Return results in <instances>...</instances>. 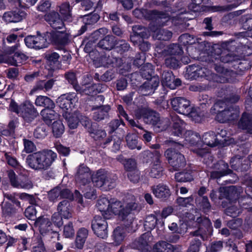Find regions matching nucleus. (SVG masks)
<instances>
[{
    "label": "nucleus",
    "instance_id": "de8ad7c7",
    "mask_svg": "<svg viewBox=\"0 0 252 252\" xmlns=\"http://www.w3.org/2000/svg\"><path fill=\"white\" fill-rule=\"evenodd\" d=\"M196 222L200 223V227L199 229L194 232V235L196 236L200 235V237L204 240L205 238L204 234L203 233L202 231V228L201 227V225H205L206 227L208 228L211 226V223L209 219L207 218H205L203 221L202 222V218H197L196 219Z\"/></svg>",
    "mask_w": 252,
    "mask_h": 252
},
{
    "label": "nucleus",
    "instance_id": "9d476101",
    "mask_svg": "<svg viewBox=\"0 0 252 252\" xmlns=\"http://www.w3.org/2000/svg\"><path fill=\"white\" fill-rule=\"evenodd\" d=\"M9 109L10 111L22 116L27 121H31L37 114L33 105L29 101H26L19 106L15 101L12 100L9 104Z\"/></svg>",
    "mask_w": 252,
    "mask_h": 252
},
{
    "label": "nucleus",
    "instance_id": "052dcab7",
    "mask_svg": "<svg viewBox=\"0 0 252 252\" xmlns=\"http://www.w3.org/2000/svg\"><path fill=\"white\" fill-rule=\"evenodd\" d=\"M179 41L184 45L191 44L194 42L193 36L187 33L181 35L179 37Z\"/></svg>",
    "mask_w": 252,
    "mask_h": 252
},
{
    "label": "nucleus",
    "instance_id": "a211bd4d",
    "mask_svg": "<svg viewBox=\"0 0 252 252\" xmlns=\"http://www.w3.org/2000/svg\"><path fill=\"white\" fill-rule=\"evenodd\" d=\"M133 14L138 18H140L142 16H144L147 19L156 18L157 22L162 25L165 24L170 19L169 17L167 16L165 14L158 13L156 11L148 12L145 10H141L136 9L133 11Z\"/></svg>",
    "mask_w": 252,
    "mask_h": 252
},
{
    "label": "nucleus",
    "instance_id": "2eb2a0df",
    "mask_svg": "<svg viewBox=\"0 0 252 252\" xmlns=\"http://www.w3.org/2000/svg\"><path fill=\"white\" fill-rule=\"evenodd\" d=\"M144 155L150 158L152 160L149 171L150 176L153 178L159 177L162 171V168L159 162L160 153L158 151H155L153 153L147 151L145 152Z\"/></svg>",
    "mask_w": 252,
    "mask_h": 252
},
{
    "label": "nucleus",
    "instance_id": "09e8293b",
    "mask_svg": "<svg viewBox=\"0 0 252 252\" xmlns=\"http://www.w3.org/2000/svg\"><path fill=\"white\" fill-rule=\"evenodd\" d=\"M60 12L64 20L68 21L71 20L70 8L68 3H63L60 7Z\"/></svg>",
    "mask_w": 252,
    "mask_h": 252
},
{
    "label": "nucleus",
    "instance_id": "6e6d98bb",
    "mask_svg": "<svg viewBox=\"0 0 252 252\" xmlns=\"http://www.w3.org/2000/svg\"><path fill=\"white\" fill-rule=\"evenodd\" d=\"M107 176L105 182L108 184H104L103 187L105 189H111L115 186L117 177L115 174L109 172L107 173Z\"/></svg>",
    "mask_w": 252,
    "mask_h": 252
},
{
    "label": "nucleus",
    "instance_id": "f03ea898",
    "mask_svg": "<svg viewBox=\"0 0 252 252\" xmlns=\"http://www.w3.org/2000/svg\"><path fill=\"white\" fill-rule=\"evenodd\" d=\"M69 37V33L56 30L47 32L44 37L39 34L27 36L25 38V42L29 48L39 49L47 47L50 43L64 45L67 43Z\"/></svg>",
    "mask_w": 252,
    "mask_h": 252
},
{
    "label": "nucleus",
    "instance_id": "a878e982",
    "mask_svg": "<svg viewBox=\"0 0 252 252\" xmlns=\"http://www.w3.org/2000/svg\"><path fill=\"white\" fill-rule=\"evenodd\" d=\"M107 173V171L100 169L93 174L92 176V180L94 185L96 187L101 188L104 186V184H108L107 182H105L108 177Z\"/></svg>",
    "mask_w": 252,
    "mask_h": 252
},
{
    "label": "nucleus",
    "instance_id": "cd10ccee",
    "mask_svg": "<svg viewBox=\"0 0 252 252\" xmlns=\"http://www.w3.org/2000/svg\"><path fill=\"white\" fill-rule=\"evenodd\" d=\"M228 167L227 163H224L223 161H220L215 165V168L217 170L211 172V178H219L229 174V170L228 169Z\"/></svg>",
    "mask_w": 252,
    "mask_h": 252
},
{
    "label": "nucleus",
    "instance_id": "393cba45",
    "mask_svg": "<svg viewBox=\"0 0 252 252\" xmlns=\"http://www.w3.org/2000/svg\"><path fill=\"white\" fill-rule=\"evenodd\" d=\"M46 21L55 30L62 29L64 26V24L62 19L59 17V15L55 12H52L45 15Z\"/></svg>",
    "mask_w": 252,
    "mask_h": 252
},
{
    "label": "nucleus",
    "instance_id": "6e6552de",
    "mask_svg": "<svg viewBox=\"0 0 252 252\" xmlns=\"http://www.w3.org/2000/svg\"><path fill=\"white\" fill-rule=\"evenodd\" d=\"M173 109L178 113L189 115L191 117L195 122H200L202 118L199 115L196 116V113L193 111L190 105L189 100L183 97H178L174 98L171 100Z\"/></svg>",
    "mask_w": 252,
    "mask_h": 252
},
{
    "label": "nucleus",
    "instance_id": "473e14b6",
    "mask_svg": "<svg viewBox=\"0 0 252 252\" xmlns=\"http://www.w3.org/2000/svg\"><path fill=\"white\" fill-rule=\"evenodd\" d=\"M152 190L153 194L157 198H166L170 195V191L168 187L162 184L154 186Z\"/></svg>",
    "mask_w": 252,
    "mask_h": 252
},
{
    "label": "nucleus",
    "instance_id": "ea45409f",
    "mask_svg": "<svg viewBox=\"0 0 252 252\" xmlns=\"http://www.w3.org/2000/svg\"><path fill=\"white\" fill-rule=\"evenodd\" d=\"M153 252H173L172 246L165 241H159L153 246Z\"/></svg>",
    "mask_w": 252,
    "mask_h": 252
},
{
    "label": "nucleus",
    "instance_id": "a19ab883",
    "mask_svg": "<svg viewBox=\"0 0 252 252\" xmlns=\"http://www.w3.org/2000/svg\"><path fill=\"white\" fill-rule=\"evenodd\" d=\"M35 104L36 106L45 107V108L48 107L55 108V107L54 103L50 98L42 95L37 97L35 101Z\"/></svg>",
    "mask_w": 252,
    "mask_h": 252
},
{
    "label": "nucleus",
    "instance_id": "a18cd8bd",
    "mask_svg": "<svg viewBox=\"0 0 252 252\" xmlns=\"http://www.w3.org/2000/svg\"><path fill=\"white\" fill-rule=\"evenodd\" d=\"M110 108L108 105L99 107L94 113L93 117L95 120L99 121L103 119L108 115V112Z\"/></svg>",
    "mask_w": 252,
    "mask_h": 252
},
{
    "label": "nucleus",
    "instance_id": "72a5a7b5",
    "mask_svg": "<svg viewBox=\"0 0 252 252\" xmlns=\"http://www.w3.org/2000/svg\"><path fill=\"white\" fill-rule=\"evenodd\" d=\"M80 114L77 112L71 114L70 112H64L63 116L65 119L68 126L71 129L76 128L79 122Z\"/></svg>",
    "mask_w": 252,
    "mask_h": 252
},
{
    "label": "nucleus",
    "instance_id": "c03bdc74",
    "mask_svg": "<svg viewBox=\"0 0 252 252\" xmlns=\"http://www.w3.org/2000/svg\"><path fill=\"white\" fill-rule=\"evenodd\" d=\"M88 235V230L85 228H80L77 235L76 239V246L78 248L81 249Z\"/></svg>",
    "mask_w": 252,
    "mask_h": 252
},
{
    "label": "nucleus",
    "instance_id": "4468645a",
    "mask_svg": "<svg viewBox=\"0 0 252 252\" xmlns=\"http://www.w3.org/2000/svg\"><path fill=\"white\" fill-rule=\"evenodd\" d=\"M77 100L75 93H68L62 94L59 97L57 100V103L64 112L69 113L74 108Z\"/></svg>",
    "mask_w": 252,
    "mask_h": 252
},
{
    "label": "nucleus",
    "instance_id": "1a4fd4ad",
    "mask_svg": "<svg viewBox=\"0 0 252 252\" xmlns=\"http://www.w3.org/2000/svg\"><path fill=\"white\" fill-rule=\"evenodd\" d=\"M19 44L8 47L6 49L5 53L0 55V63H4L12 65L18 66L19 63L25 62L28 57L23 53L16 51Z\"/></svg>",
    "mask_w": 252,
    "mask_h": 252
},
{
    "label": "nucleus",
    "instance_id": "6ab92c4d",
    "mask_svg": "<svg viewBox=\"0 0 252 252\" xmlns=\"http://www.w3.org/2000/svg\"><path fill=\"white\" fill-rule=\"evenodd\" d=\"M91 177L90 169L85 165L80 164L77 168L75 178L77 186L82 188V186H86L90 183Z\"/></svg>",
    "mask_w": 252,
    "mask_h": 252
},
{
    "label": "nucleus",
    "instance_id": "864d4df0",
    "mask_svg": "<svg viewBox=\"0 0 252 252\" xmlns=\"http://www.w3.org/2000/svg\"><path fill=\"white\" fill-rule=\"evenodd\" d=\"M175 178L178 182H186L192 181L193 177L190 173L178 172L175 174Z\"/></svg>",
    "mask_w": 252,
    "mask_h": 252
},
{
    "label": "nucleus",
    "instance_id": "aec40b11",
    "mask_svg": "<svg viewBox=\"0 0 252 252\" xmlns=\"http://www.w3.org/2000/svg\"><path fill=\"white\" fill-rule=\"evenodd\" d=\"M210 71L205 67L199 65H191L187 67L186 75L190 79H196L199 77L208 76Z\"/></svg>",
    "mask_w": 252,
    "mask_h": 252
},
{
    "label": "nucleus",
    "instance_id": "4c0bfd02",
    "mask_svg": "<svg viewBox=\"0 0 252 252\" xmlns=\"http://www.w3.org/2000/svg\"><path fill=\"white\" fill-rule=\"evenodd\" d=\"M110 205V200L106 197H101L97 201L96 207L105 219H106V213H108V211L109 210Z\"/></svg>",
    "mask_w": 252,
    "mask_h": 252
},
{
    "label": "nucleus",
    "instance_id": "49530a36",
    "mask_svg": "<svg viewBox=\"0 0 252 252\" xmlns=\"http://www.w3.org/2000/svg\"><path fill=\"white\" fill-rule=\"evenodd\" d=\"M53 135L58 138L61 137L64 131V127L62 121H55L52 125Z\"/></svg>",
    "mask_w": 252,
    "mask_h": 252
},
{
    "label": "nucleus",
    "instance_id": "7ed1b4c3",
    "mask_svg": "<svg viewBox=\"0 0 252 252\" xmlns=\"http://www.w3.org/2000/svg\"><path fill=\"white\" fill-rule=\"evenodd\" d=\"M137 208V204L133 200L130 202L127 201L124 204L116 199H111L109 210L106 213V219H109L114 216H118L123 220L131 223L133 220V212Z\"/></svg>",
    "mask_w": 252,
    "mask_h": 252
},
{
    "label": "nucleus",
    "instance_id": "c85d7f7f",
    "mask_svg": "<svg viewBox=\"0 0 252 252\" xmlns=\"http://www.w3.org/2000/svg\"><path fill=\"white\" fill-rule=\"evenodd\" d=\"M58 213L64 219H68L72 217L71 206L68 201L63 200L59 203L57 207Z\"/></svg>",
    "mask_w": 252,
    "mask_h": 252
},
{
    "label": "nucleus",
    "instance_id": "680f3d73",
    "mask_svg": "<svg viewBox=\"0 0 252 252\" xmlns=\"http://www.w3.org/2000/svg\"><path fill=\"white\" fill-rule=\"evenodd\" d=\"M63 235L66 238H70L74 236V230L72 223L69 222L64 226Z\"/></svg>",
    "mask_w": 252,
    "mask_h": 252
},
{
    "label": "nucleus",
    "instance_id": "37998d69",
    "mask_svg": "<svg viewBox=\"0 0 252 252\" xmlns=\"http://www.w3.org/2000/svg\"><path fill=\"white\" fill-rule=\"evenodd\" d=\"M98 46L101 48L105 50H111L115 46L114 37L112 35H107L98 43Z\"/></svg>",
    "mask_w": 252,
    "mask_h": 252
},
{
    "label": "nucleus",
    "instance_id": "f8f14e48",
    "mask_svg": "<svg viewBox=\"0 0 252 252\" xmlns=\"http://www.w3.org/2000/svg\"><path fill=\"white\" fill-rule=\"evenodd\" d=\"M48 197L50 201H55L58 199L66 198L69 199H74L78 203H82L83 198L80 192L75 190L73 194L70 190L62 187H57L49 191Z\"/></svg>",
    "mask_w": 252,
    "mask_h": 252
},
{
    "label": "nucleus",
    "instance_id": "0e129e2a",
    "mask_svg": "<svg viewBox=\"0 0 252 252\" xmlns=\"http://www.w3.org/2000/svg\"><path fill=\"white\" fill-rule=\"evenodd\" d=\"M193 201V198L192 196L186 198L180 197L177 199V202L179 205L185 207L191 205Z\"/></svg>",
    "mask_w": 252,
    "mask_h": 252
},
{
    "label": "nucleus",
    "instance_id": "5701e85b",
    "mask_svg": "<svg viewBox=\"0 0 252 252\" xmlns=\"http://www.w3.org/2000/svg\"><path fill=\"white\" fill-rule=\"evenodd\" d=\"M158 85L159 80L156 77H153L150 80L146 81L140 88L141 94L144 95L153 94Z\"/></svg>",
    "mask_w": 252,
    "mask_h": 252
},
{
    "label": "nucleus",
    "instance_id": "3c124183",
    "mask_svg": "<svg viewBox=\"0 0 252 252\" xmlns=\"http://www.w3.org/2000/svg\"><path fill=\"white\" fill-rule=\"evenodd\" d=\"M127 146L133 149L137 148V150H140L141 149V146L137 145V137L135 134H128L126 137Z\"/></svg>",
    "mask_w": 252,
    "mask_h": 252
},
{
    "label": "nucleus",
    "instance_id": "774afa93",
    "mask_svg": "<svg viewBox=\"0 0 252 252\" xmlns=\"http://www.w3.org/2000/svg\"><path fill=\"white\" fill-rule=\"evenodd\" d=\"M200 244V240L195 238L194 242H192L189 248L188 252H198Z\"/></svg>",
    "mask_w": 252,
    "mask_h": 252
},
{
    "label": "nucleus",
    "instance_id": "ddd939ff",
    "mask_svg": "<svg viewBox=\"0 0 252 252\" xmlns=\"http://www.w3.org/2000/svg\"><path fill=\"white\" fill-rule=\"evenodd\" d=\"M132 30L134 34L130 37L131 41L134 44H138L139 48L141 51L144 52L148 51L150 47V44L147 42H142V40L150 35V31L139 25L133 26Z\"/></svg>",
    "mask_w": 252,
    "mask_h": 252
},
{
    "label": "nucleus",
    "instance_id": "f704fd0d",
    "mask_svg": "<svg viewBox=\"0 0 252 252\" xmlns=\"http://www.w3.org/2000/svg\"><path fill=\"white\" fill-rule=\"evenodd\" d=\"M54 108L48 107L45 108L41 111V115L44 122L48 125L50 124L52 120L58 119L59 115L54 110Z\"/></svg>",
    "mask_w": 252,
    "mask_h": 252
},
{
    "label": "nucleus",
    "instance_id": "e2e57ef3",
    "mask_svg": "<svg viewBox=\"0 0 252 252\" xmlns=\"http://www.w3.org/2000/svg\"><path fill=\"white\" fill-rule=\"evenodd\" d=\"M117 109L119 112L120 115H121L122 116H123V117H124L127 121H128L129 122V124L131 126H136V127L140 128V126L137 124H136V122L134 120H133L132 119L128 120V116L126 114V113L125 112V111L122 105H119L118 106Z\"/></svg>",
    "mask_w": 252,
    "mask_h": 252
},
{
    "label": "nucleus",
    "instance_id": "4d7b16f0",
    "mask_svg": "<svg viewBox=\"0 0 252 252\" xmlns=\"http://www.w3.org/2000/svg\"><path fill=\"white\" fill-rule=\"evenodd\" d=\"M227 133L225 130L221 129L219 133L218 136L221 137L223 140H220V143L221 142L222 144L226 145H229L235 142L234 139L232 138H229L227 136Z\"/></svg>",
    "mask_w": 252,
    "mask_h": 252
},
{
    "label": "nucleus",
    "instance_id": "4be33fe9",
    "mask_svg": "<svg viewBox=\"0 0 252 252\" xmlns=\"http://www.w3.org/2000/svg\"><path fill=\"white\" fill-rule=\"evenodd\" d=\"M181 81L178 79H175L171 71H164L162 75L161 84L163 87H166L170 89H175L181 85Z\"/></svg>",
    "mask_w": 252,
    "mask_h": 252
},
{
    "label": "nucleus",
    "instance_id": "c9c22d12",
    "mask_svg": "<svg viewBox=\"0 0 252 252\" xmlns=\"http://www.w3.org/2000/svg\"><path fill=\"white\" fill-rule=\"evenodd\" d=\"M238 127L241 129H246L248 132L252 134V116L246 113H243L238 123Z\"/></svg>",
    "mask_w": 252,
    "mask_h": 252
},
{
    "label": "nucleus",
    "instance_id": "13d9d810",
    "mask_svg": "<svg viewBox=\"0 0 252 252\" xmlns=\"http://www.w3.org/2000/svg\"><path fill=\"white\" fill-rule=\"evenodd\" d=\"M89 186L87 184L86 186H82V189L84 190V196L88 199H93L95 197V192L93 189L89 188ZM84 192V190H83Z\"/></svg>",
    "mask_w": 252,
    "mask_h": 252
},
{
    "label": "nucleus",
    "instance_id": "5fc2aeb1",
    "mask_svg": "<svg viewBox=\"0 0 252 252\" xmlns=\"http://www.w3.org/2000/svg\"><path fill=\"white\" fill-rule=\"evenodd\" d=\"M95 127V125H93L91 128L89 129V132L91 136L95 140L105 137L106 135L105 131L101 129H94Z\"/></svg>",
    "mask_w": 252,
    "mask_h": 252
},
{
    "label": "nucleus",
    "instance_id": "bf43d9fd",
    "mask_svg": "<svg viewBox=\"0 0 252 252\" xmlns=\"http://www.w3.org/2000/svg\"><path fill=\"white\" fill-rule=\"evenodd\" d=\"M36 211L33 206H29L25 211V214L26 218L29 220H35L36 219Z\"/></svg>",
    "mask_w": 252,
    "mask_h": 252
},
{
    "label": "nucleus",
    "instance_id": "423d86ee",
    "mask_svg": "<svg viewBox=\"0 0 252 252\" xmlns=\"http://www.w3.org/2000/svg\"><path fill=\"white\" fill-rule=\"evenodd\" d=\"M135 115L138 119L143 118L145 123L153 125L158 132L165 129L168 126L167 120H160L158 113L149 109L143 108L138 110Z\"/></svg>",
    "mask_w": 252,
    "mask_h": 252
},
{
    "label": "nucleus",
    "instance_id": "412c9836",
    "mask_svg": "<svg viewBox=\"0 0 252 252\" xmlns=\"http://www.w3.org/2000/svg\"><path fill=\"white\" fill-rule=\"evenodd\" d=\"M170 154L172 152L170 150H167L165 152V156L168 159L169 163L174 168L175 170H178L180 168L183 167L185 165V159L184 156L180 153H174L175 158L170 156Z\"/></svg>",
    "mask_w": 252,
    "mask_h": 252
},
{
    "label": "nucleus",
    "instance_id": "f3484780",
    "mask_svg": "<svg viewBox=\"0 0 252 252\" xmlns=\"http://www.w3.org/2000/svg\"><path fill=\"white\" fill-rule=\"evenodd\" d=\"M107 226L106 220L100 216H95L92 222V228L94 234L102 239L108 236Z\"/></svg>",
    "mask_w": 252,
    "mask_h": 252
},
{
    "label": "nucleus",
    "instance_id": "dca6fc26",
    "mask_svg": "<svg viewBox=\"0 0 252 252\" xmlns=\"http://www.w3.org/2000/svg\"><path fill=\"white\" fill-rule=\"evenodd\" d=\"M36 226L38 227L40 234L42 236L50 235L51 237H59L58 232L53 231L51 228V222L47 217H39L34 222Z\"/></svg>",
    "mask_w": 252,
    "mask_h": 252
},
{
    "label": "nucleus",
    "instance_id": "9b49d317",
    "mask_svg": "<svg viewBox=\"0 0 252 252\" xmlns=\"http://www.w3.org/2000/svg\"><path fill=\"white\" fill-rule=\"evenodd\" d=\"M65 78L68 82L72 84L74 89L77 91H80L87 95H93L100 92L98 90L97 85L96 84L90 83L92 80V77L88 75H86L85 79L87 80V82H83L81 87H80L76 84V78L74 73L68 72L65 74Z\"/></svg>",
    "mask_w": 252,
    "mask_h": 252
},
{
    "label": "nucleus",
    "instance_id": "69168bd1",
    "mask_svg": "<svg viewBox=\"0 0 252 252\" xmlns=\"http://www.w3.org/2000/svg\"><path fill=\"white\" fill-rule=\"evenodd\" d=\"M125 169L128 172H130L136 169V162L134 160L131 159H127L124 163Z\"/></svg>",
    "mask_w": 252,
    "mask_h": 252
},
{
    "label": "nucleus",
    "instance_id": "e433bc0d",
    "mask_svg": "<svg viewBox=\"0 0 252 252\" xmlns=\"http://www.w3.org/2000/svg\"><path fill=\"white\" fill-rule=\"evenodd\" d=\"M126 228L124 226H118L116 227L113 234L114 243L116 245H120L124 240Z\"/></svg>",
    "mask_w": 252,
    "mask_h": 252
},
{
    "label": "nucleus",
    "instance_id": "603ef678",
    "mask_svg": "<svg viewBox=\"0 0 252 252\" xmlns=\"http://www.w3.org/2000/svg\"><path fill=\"white\" fill-rule=\"evenodd\" d=\"M157 220L154 215H148L146 217L144 222V227L146 230L149 231L155 228Z\"/></svg>",
    "mask_w": 252,
    "mask_h": 252
},
{
    "label": "nucleus",
    "instance_id": "338daca9",
    "mask_svg": "<svg viewBox=\"0 0 252 252\" xmlns=\"http://www.w3.org/2000/svg\"><path fill=\"white\" fill-rule=\"evenodd\" d=\"M111 246L108 243L99 244L96 246L95 252H110Z\"/></svg>",
    "mask_w": 252,
    "mask_h": 252
},
{
    "label": "nucleus",
    "instance_id": "c756f323",
    "mask_svg": "<svg viewBox=\"0 0 252 252\" xmlns=\"http://www.w3.org/2000/svg\"><path fill=\"white\" fill-rule=\"evenodd\" d=\"M172 120L173 123L172 133L175 135L181 136L185 131V123L176 115L173 116Z\"/></svg>",
    "mask_w": 252,
    "mask_h": 252
},
{
    "label": "nucleus",
    "instance_id": "b1692460",
    "mask_svg": "<svg viewBox=\"0 0 252 252\" xmlns=\"http://www.w3.org/2000/svg\"><path fill=\"white\" fill-rule=\"evenodd\" d=\"M46 21L55 30L62 29L64 26V24L62 19L59 17V15L55 12H52L45 15Z\"/></svg>",
    "mask_w": 252,
    "mask_h": 252
},
{
    "label": "nucleus",
    "instance_id": "2f4dec72",
    "mask_svg": "<svg viewBox=\"0 0 252 252\" xmlns=\"http://www.w3.org/2000/svg\"><path fill=\"white\" fill-rule=\"evenodd\" d=\"M8 177L11 182V185L18 188H22L24 189H30L32 187V184L30 181H27L25 182L20 183L17 180L16 175L14 171L10 170L8 172Z\"/></svg>",
    "mask_w": 252,
    "mask_h": 252
},
{
    "label": "nucleus",
    "instance_id": "20e7f679",
    "mask_svg": "<svg viewBox=\"0 0 252 252\" xmlns=\"http://www.w3.org/2000/svg\"><path fill=\"white\" fill-rule=\"evenodd\" d=\"M56 153L51 150H43L28 156L26 162L30 167L36 170H46L57 158Z\"/></svg>",
    "mask_w": 252,
    "mask_h": 252
},
{
    "label": "nucleus",
    "instance_id": "8fccbe9b",
    "mask_svg": "<svg viewBox=\"0 0 252 252\" xmlns=\"http://www.w3.org/2000/svg\"><path fill=\"white\" fill-rule=\"evenodd\" d=\"M216 59H220L221 62L228 63L238 60V57L234 56L233 54L228 53L227 51H223L221 53L220 55H218Z\"/></svg>",
    "mask_w": 252,
    "mask_h": 252
},
{
    "label": "nucleus",
    "instance_id": "7c9ffc66",
    "mask_svg": "<svg viewBox=\"0 0 252 252\" xmlns=\"http://www.w3.org/2000/svg\"><path fill=\"white\" fill-rule=\"evenodd\" d=\"M150 31L153 32V37L158 40H168L171 38L172 35L171 32L160 28L151 27Z\"/></svg>",
    "mask_w": 252,
    "mask_h": 252
},
{
    "label": "nucleus",
    "instance_id": "39448f33",
    "mask_svg": "<svg viewBox=\"0 0 252 252\" xmlns=\"http://www.w3.org/2000/svg\"><path fill=\"white\" fill-rule=\"evenodd\" d=\"M226 106L225 101L219 100L210 109V113L213 115L217 114L216 119L220 123L233 120L239 114L238 108L230 106L226 108Z\"/></svg>",
    "mask_w": 252,
    "mask_h": 252
},
{
    "label": "nucleus",
    "instance_id": "58836bf2",
    "mask_svg": "<svg viewBox=\"0 0 252 252\" xmlns=\"http://www.w3.org/2000/svg\"><path fill=\"white\" fill-rule=\"evenodd\" d=\"M46 58L50 65V68L55 70L60 67L59 59L60 56L56 52L48 53L46 55Z\"/></svg>",
    "mask_w": 252,
    "mask_h": 252
},
{
    "label": "nucleus",
    "instance_id": "0eeeda50",
    "mask_svg": "<svg viewBox=\"0 0 252 252\" xmlns=\"http://www.w3.org/2000/svg\"><path fill=\"white\" fill-rule=\"evenodd\" d=\"M182 53L181 48L178 44H173L164 49L161 52V56L167 67L176 68L179 65L180 56Z\"/></svg>",
    "mask_w": 252,
    "mask_h": 252
},
{
    "label": "nucleus",
    "instance_id": "79ce46f5",
    "mask_svg": "<svg viewBox=\"0 0 252 252\" xmlns=\"http://www.w3.org/2000/svg\"><path fill=\"white\" fill-rule=\"evenodd\" d=\"M99 20V16L97 14H94L93 15H85L83 17V21L85 25L82 26L80 31L79 34H82L86 31V26L87 25H92L96 23Z\"/></svg>",
    "mask_w": 252,
    "mask_h": 252
},
{
    "label": "nucleus",
    "instance_id": "f257e3e1",
    "mask_svg": "<svg viewBox=\"0 0 252 252\" xmlns=\"http://www.w3.org/2000/svg\"><path fill=\"white\" fill-rule=\"evenodd\" d=\"M185 142L187 147H192L191 150L201 157L210 156L209 151L203 147L205 145L211 147L217 146L220 144V140L213 132L205 133L202 137V141L199 135L190 130L186 131L185 133Z\"/></svg>",
    "mask_w": 252,
    "mask_h": 252
},
{
    "label": "nucleus",
    "instance_id": "bb28decb",
    "mask_svg": "<svg viewBox=\"0 0 252 252\" xmlns=\"http://www.w3.org/2000/svg\"><path fill=\"white\" fill-rule=\"evenodd\" d=\"M25 13L22 11H9L3 14V19L6 22L16 23L21 21L25 17Z\"/></svg>",
    "mask_w": 252,
    "mask_h": 252
}]
</instances>
